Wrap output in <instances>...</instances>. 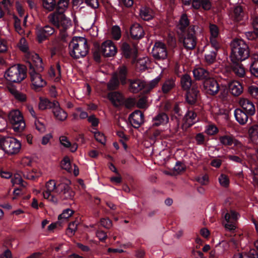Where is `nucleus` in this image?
I'll list each match as a JSON object with an SVG mask.
<instances>
[{
	"label": "nucleus",
	"instance_id": "nucleus-1",
	"mask_svg": "<svg viewBox=\"0 0 258 258\" xmlns=\"http://www.w3.org/2000/svg\"><path fill=\"white\" fill-rule=\"evenodd\" d=\"M70 182L69 180L64 179L56 184L55 180H49L45 184V190L43 192L44 198L54 204L57 203V198L51 194L54 192L62 200L72 199L75 193L69 186Z\"/></svg>",
	"mask_w": 258,
	"mask_h": 258
},
{
	"label": "nucleus",
	"instance_id": "nucleus-2",
	"mask_svg": "<svg viewBox=\"0 0 258 258\" xmlns=\"http://www.w3.org/2000/svg\"><path fill=\"white\" fill-rule=\"evenodd\" d=\"M70 55L78 59L85 56L89 50L87 41L83 37H74L69 45Z\"/></svg>",
	"mask_w": 258,
	"mask_h": 258
},
{
	"label": "nucleus",
	"instance_id": "nucleus-3",
	"mask_svg": "<svg viewBox=\"0 0 258 258\" xmlns=\"http://www.w3.org/2000/svg\"><path fill=\"white\" fill-rule=\"evenodd\" d=\"M232 61H243L249 56L248 45L242 39H235L231 42Z\"/></svg>",
	"mask_w": 258,
	"mask_h": 258
},
{
	"label": "nucleus",
	"instance_id": "nucleus-4",
	"mask_svg": "<svg viewBox=\"0 0 258 258\" xmlns=\"http://www.w3.org/2000/svg\"><path fill=\"white\" fill-rule=\"evenodd\" d=\"M21 147V142L15 138L9 137L0 139V148L9 156L18 154Z\"/></svg>",
	"mask_w": 258,
	"mask_h": 258
},
{
	"label": "nucleus",
	"instance_id": "nucleus-5",
	"mask_svg": "<svg viewBox=\"0 0 258 258\" xmlns=\"http://www.w3.org/2000/svg\"><path fill=\"white\" fill-rule=\"evenodd\" d=\"M26 76L25 69L19 64L10 67L5 73L6 80L12 83H20L26 78Z\"/></svg>",
	"mask_w": 258,
	"mask_h": 258
},
{
	"label": "nucleus",
	"instance_id": "nucleus-6",
	"mask_svg": "<svg viewBox=\"0 0 258 258\" xmlns=\"http://www.w3.org/2000/svg\"><path fill=\"white\" fill-rule=\"evenodd\" d=\"M48 21L58 28L67 30L72 26L71 19L63 13L54 12L48 16Z\"/></svg>",
	"mask_w": 258,
	"mask_h": 258
},
{
	"label": "nucleus",
	"instance_id": "nucleus-7",
	"mask_svg": "<svg viewBox=\"0 0 258 258\" xmlns=\"http://www.w3.org/2000/svg\"><path fill=\"white\" fill-rule=\"evenodd\" d=\"M8 119L15 132L21 133L24 131L26 124L23 116L19 110L11 111L8 115Z\"/></svg>",
	"mask_w": 258,
	"mask_h": 258
},
{
	"label": "nucleus",
	"instance_id": "nucleus-8",
	"mask_svg": "<svg viewBox=\"0 0 258 258\" xmlns=\"http://www.w3.org/2000/svg\"><path fill=\"white\" fill-rule=\"evenodd\" d=\"M126 68L125 66H122L118 68L117 72L115 73L112 79L108 82L107 86L109 89L113 90L116 89L119 85V80L121 84L126 83Z\"/></svg>",
	"mask_w": 258,
	"mask_h": 258
},
{
	"label": "nucleus",
	"instance_id": "nucleus-9",
	"mask_svg": "<svg viewBox=\"0 0 258 258\" xmlns=\"http://www.w3.org/2000/svg\"><path fill=\"white\" fill-rule=\"evenodd\" d=\"M199 28L198 26H190L185 34L183 38V44L187 49H192L196 46L197 38L195 36V32Z\"/></svg>",
	"mask_w": 258,
	"mask_h": 258
},
{
	"label": "nucleus",
	"instance_id": "nucleus-10",
	"mask_svg": "<svg viewBox=\"0 0 258 258\" xmlns=\"http://www.w3.org/2000/svg\"><path fill=\"white\" fill-rule=\"evenodd\" d=\"M239 217V215L233 210H230L224 215V221L223 225L225 228L229 231H234L236 228V222Z\"/></svg>",
	"mask_w": 258,
	"mask_h": 258
},
{
	"label": "nucleus",
	"instance_id": "nucleus-11",
	"mask_svg": "<svg viewBox=\"0 0 258 258\" xmlns=\"http://www.w3.org/2000/svg\"><path fill=\"white\" fill-rule=\"evenodd\" d=\"M40 72H37L32 69L29 71L30 76V80L31 83V88L33 90L38 91L46 85V81L42 78L40 74Z\"/></svg>",
	"mask_w": 258,
	"mask_h": 258
},
{
	"label": "nucleus",
	"instance_id": "nucleus-12",
	"mask_svg": "<svg viewBox=\"0 0 258 258\" xmlns=\"http://www.w3.org/2000/svg\"><path fill=\"white\" fill-rule=\"evenodd\" d=\"M152 53L156 59H165L167 57V48L164 43L159 41L155 43Z\"/></svg>",
	"mask_w": 258,
	"mask_h": 258
},
{
	"label": "nucleus",
	"instance_id": "nucleus-13",
	"mask_svg": "<svg viewBox=\"0 0 258 258\" xmlns=\"http://www.w3.org/2000/svg\"><path fill=\"white\" fill-rule=\"evenodd\" d=\"M101 51L105 57H109L114 56L117 49L111 40H107L102 43Z\"/></svg>",
	"mask_w": 258,
	"mask_h": 258
},
{
	"label": "nucleus",
	"instance_id": "nucleus-14",
	"mask_svg": "<svg viewBox=\"0 0 258 258\" xmlns=\"http://www.w3.org/2000/svg\"><path fill=\"white\" fill-rule=\"evenodd\" d=\"M203 90L208 94L214 95L219 91V85L215 79L209 77L204 81Z\"/></svg>",
	"mask_w": 258,
	"mask_h": 258
},
{
	"label": "nucleus",
	"instance_id": "nucleus-15",
	"mask_svg": "<svg viewBox=\"0 0 258 258\" xmlns=\"http://www.w3.org/2000/svg\"><path fill=\"white\" fill-rule=\"evenodd\" d=\"M54 32V29L49 25L44 27L37 26L36 27V34L38 41L41 43L45 40L48 36Z\"/></svg>",
	"mask_w": 258,
	"mask_h": 258
},
{
	"label": "nucleus",
	"instance_id": "nucleus-16",
	"mask_svg": "<svg viewBox=\"0 0 258 258\" xmlns=\"http://www.w3.org/2000/svg\"><path fill=\"white\" fill-rule=\"evenodd\" d=\"M129 120L135 128H138L144 122V114L140 110H136L129 117Z\"/></svg>",
	"mask_w": 258,
	"mask_h": 258
},
{
	"label": "nucleus",
	"instance_id": "nucleus-17",
	"mask_svg": "<svg viewBox=\"0 0 258 258\" xmlns=\"http://www.w3.org/2000/svg\"><path fill=\"white\" fill-rule=\"evenodd\" d=\"M54 107L52 108V112L57 120L63 121L68 117V113L60 107L59 103L57 101H54Z\"/></svg>",
	"mask_w": 258,
	"mask_h": 258
},
{
	"label": "nucleus",
	"instance_id": "nucleus-18",
	"mask_svg": "<svg viewBox=\"0 0 258 258\" xmlns=\"http://www.w3.org/2000/svg\"><path fill=\"white\" fill-rule=\"evenodd\" d=\"M239 105L242 109L250 115L255 113V109L253 103L246 98H240L239 100Z\"/></svg>",
	"mask_w": 258,
	"mask_h": 258
},
{
	"label": "nucleus",
	"instance_id": "nucleus-19",
	"mask_svg": "<svg viewBox=\"0 0 258 258\" xmlns=\"http://www.w3.org/2000/svg\"><path fill=\"white\" fill-rule=\"evenodd\" d=\"M31 62L30 63V71L32 68L36 70V71L41 72L43 70V66L42 63V60L39 56L36 54L34 53L31 56Z\"/></svg>",
	"mask_w": 258,
	"mask_h": 258
},
{
	"label": "nucleus",
	"instance_id": "nucleus-20",
	"mask_svg": "<svg viewBox=\"0 0 258 258\" xmlns=\"http://www.w3.org/2000/svg\"><path fill=\"white\" fill-rule=\"evenodd\" d=\"M108 98L115 106H119L124 103V97L118 92H112L108 93Z\"/></svg>",
	"mask_w": 258,
	"mask_h": 258
},
{
	"label": "nucleus",
	"instance_id": "nucleus-21",
	"mask_svg": "<svg viewBox=\"0 0 258 258\" xmlns=\"http://www.w3.org/2000/svg\"><path fill=\"white\" fill-rule=\"evenodd\" d=\"M131 35L135 39H140L144 35V30L139 24H135L131 28Z\"/></svg>",
	"mask_w": 258,
	"mask_h": 258
},
{
	"label": "nucleus",
	"instance_id": "nucleus-22",
	"mask_svg": "<svg viewBox=\"0 0 258 258\" xmlns=\"http://www.w3.org/2000/svg\"><path fill=\"white\" fill-rule=\"evenodd\" d=\"M199 91L196 86L193 85L191 90L186 94V101L190 104L195 103L197 99Z\"/></svg>",
	"mask_w": 258,
	"mask_h": 258
},
{
	"label": "nucleus",
	"instance_id": "nucleus-23",
	"mask_svg": "<svg viewBox=\"0 0 258 258\" xmlns=\"http://www.w3.org/2000/svg\"><path fill=\"white\" fill-rule=\"evenodd\" d=\"M229 90L234 96L240 95L243 92V87L241 84L237 81H233L230 83Z\"/></svg>",
	"mask_w": 258,
	"mask_h": 258
},
{
	"label": "nucleus",
	"instance_id": "nucleus-24",
	"mask_svg": "<svg viewBox=\"0 0 258 258\" xmlns=\"http://www.w3.org/2000/svg\"><path fill=\"white\" fill-rule=\"evenodd\" d=\"M220 143L225 146H231L233 144L236 146H240V143L237 140L234 139L230 136H223L219 138Z\"/></svg>",
	"mask_w": 258,
	"mask_h": 258
},
{
	"label": "nucleus",
	"instance_id": "nucleus-25",
	"mask_svg": "<svg viewBox=\"0 0 258 258\" xmlns=\"http://www.w3.org/2000/svg\"><path fill=\"white\" fill-rule=\"evenodd\" d=\"M59 142L60 144L64 148H69L72 152H75L78 149V145L76 143L72 144L68 139L65 136H61L59 137Z\"/></svg>",
	"mask_w": 258,
	"mask_h": 258
},
{
	"label": "nucleus",
	"instance_id": "nucleus-26",
	"mask_svg": "<svg viewBox=\"0 0 258 258\" xmlns=\"http://www.w3.org/2000/svg\"><path fill=\"white\" fill-rule=\"evenodd\" d=\"M247 114L241 109H236L234 111L235 119L240 124H244L246 123L248 120Z\"/></svg>",
	"mask_w": 258,
	"mask_h": 258
},
{
	"label": "nucleus",
	"instance_id": "nucleus-27",
	"mask_svg": "<svg viewBox=\"0 0 258 258\" xmlns=\"http://www.w3.org/2000/svg\"><path fill=\"white\" fill-rule=\"evenodd\" d=\"M193 75L194 77L197 80H205L208 79L209 73L205 69L199 68L193 70Z\"/></svg>",
	"mask_w": 258,
	"mask_h": 258
},
{
	"label": "nucleus",
	"instance_id": "nucleus-28",
	"mask_svg": "<svg viewBox=\"0 0 258 258\" xmlns=\"http://www.w3.org/2000/svg\"><path fill=\"white\" fill-rule=\"evenodd\" d=\"M146 85V84L145 82L140 80L131 81L130 82V89L131 91L134 93H137L141 90Z\"/></svg>",
	"mask_w": 258,
	"mask_h": 258
},
{
	"label": "nucleus",
	"instance_id": "nucleus-29",
	"mask_svg": "<svg viewBox=\"0 0 258 258\" xmlns=\"http://www.w3.org/2000/svg\"><path fill=\"white\" fill-rule=\"evenodd\" d=\"M192 7L198 9L202 7L204 10H208L211 7L210 0H192Z\"/></svg>",
	"mask_w": 258,
	"mask_h": 258
},
{
	"label": "nucleus",
	"instance_id": "nucleus-30",
	"mask_svg": "<svg viewBox=\"0 0 258 258\" xmlns=\"http://www.w3.org/2000/svg\"><path fill=\"white\" fill-rule=\"evenodd\" d=\"M231 66L232 71L238 77H243L245 76V71L243 65L237 62L236 61H232Z\"/></svg>",
	"mask_w": 258,
	"mask_h": 258
},
{
	"label": "nucleus",
	"instance_id": "nucleus-31",
	"mask_svg": "<svg viewBox=\"0 0 258 258\" xmlns=\"http://www.w3.org/2000/svg\"><path fill=\"white\" fill-rule=\"evenodd\" d=\"M196 114L193 111H188L183 118L185 125L190 126L196 122Z\"/></svg>",
	"mask_w": 258,
	"mask_h": 258
},
{
	"label": "nucleus",
	"instance_id": "nucleus-32",
	"mask_svg": "<svg viewBox=\"0 0 258 258\" xmlns=\"http://www.w3.org/2000/svg\"><path fill=\"white\" fill-rule=\"evenodd\" d=\"M168 121V117L164 113H160L153 118V125L158 126L165 124Z\"/></svg>",
	"mask_w": 258,
	"mask_h": 258
},
{
	"label": "nucleus",
	"instance_id": "nucleus-33",
	"mask_svg": "<svg viewBox=\"0 0 258 258\" xmlns=\"http://www.w3.org/2000/svg\"><path fill=\"white\" fill-rule=\"evenodd\" d=\"M121 49L124 56L126 58L132 56H135L137 53V50L135 47L131 48L129 45L126 43H123L122 44Z\"/></svg>",
	"mask_w": 258,
	"mask_h": 258
},
{
	"label": "nucleus",
	"instance_id": "nucleus-34",
	"mask_svg": "<svg viewBox=\"0 0 258 258\" xmlns=\"http://www.w3.org/2000/svg\"><path fill=\"white\" fill-rule=\"evenodd\" d=\"M248 136L250 140L254 143H258V125L251 126L248 131Z\"/></svg>",
	"mask_w": 258,
	"mask_h": 258
},
{
	"label": "nucleus",
	"instance_id": "nucleus-35",
	"mask_svg": "<svg viewBox=\"0 0 258 258\" xmlns=\"http://www.w3.org/2000/svg\"><path fill=\"white\" fill-rule=\"evenodd\" d=\"M180 83L182 88L184 90H188L190 87H192L191 78L187 74L183 75L180 79Z\"/></svg>",
	"mask_w": 258,
	"mask_h": 258
},
{
	"label": "nucleus",
	"instance_id": "nucleus-36",
	"mask_svg": "<svg viewBox=\"0 0 258 258\" xmlns=\"http://www.w3.org/2000/svg\"><path fill=\"white\" fill-rule=\"evenodd\" d=\"M140 16L142 19L149 21L153 18V13L149 8L143 7L140 9Z\"/></svg>",
	"mask_w": 258,
	"mask_h": 258
},
{
	"label": "nucleus",
	"instance_id": "nucleus-37",
	"mask_svg": "<svg viewBox=\"0 0 258 258\" xmlns=\"http://www.w3.org/2000/svg\"><path fill=\"white\" fill-rule=\"evenodd\" d=\"M54 101L50 102L46 98H40V102L39 103V108L41 110H45L48 108H52L54 107Z\"/></svg>",
	"mask_w": 258,
	"mask_h": 258
},
{
	"label": "nucleus",
	"instance_id": "nucleus-38",
	"mask_svg": "<svg viewBox=\"0 0 258 258\" xmlns=\"http://www.w3.org/2000/svg\"><path fill=\"white\" fill-rule=\"evenodd\" d=\"M150 63V61L148 57H143L138 60L136 65L139 70L144 71L149 67Z\"/></svg>",
	"mask_w": 258,
	"mask_h": 258
},
{
	"label": "nucleus",
	"instance_id": "nucleus-39",
	"mask_svg": "<svg viewBox=\"0 0 258 258\" xmlns=\"http://www.w3.org/2000/svg\"><path fill=\"white\" fill-rule=\"evenodd\" d=\"M49 75L51 78H55L56 81H58L61 75V68L59 64H57L56 69L51 68L49 71Z\"/></svg>",
	"mask_w": 258,
	"mask_h": 258
},
{
	"label": "nucleus",
	"instance_id": "nucleus-40",
	"mask_svg": "<svg viewBox=\"0 0 258 258\" xmlns=\"http://www.w3.org/2000/svg\"><path fill=\"white\" fill-rule=\"evenodd\" d=\"M43 8L48 12L53 11L56 7L55 0H42Z\"/></svg>",
	"mask_w": 258,
	"mask_h": 258
},
{
	"label": "nucleus",
	"instance_id": "nucleus-41",
	"mask_svg": "<svg viewBox=\"0 0 258 258\" xmlns=\"http://www.w3.org/2000/svg\"><path fill=\"white\" fill-rule=\"evenodd\" d=\"M10 91L14 98L19 101L25 102L27 100L26 95L14 89H10Z\"/></svg>",
	"mask_w": 258,
	"mask_h": 258
},
{
	"label": "nucleus",
	"instance_id": "nucleus-42",
	"mask_svg": "<svg viewBox=\"0 0 258 258\" xmlns=\"http://www.w3.org/2000/svg\"><path fill=\"white\" fill-rule=\"evenodd\" d=\"M250 71L253 76L258 77V56L255 55L253 58V60L250 68Z\"/></svg>",
	"mask_w": 258,
	"mask_h": 258
},
{
	"label": "nucleus",
	"instance_id": "nucleus-43",
	"mask_svg": "<svg viewBox=\"0 0 258 258\" xmlns=\"http://www.w3.org/2000/svg\"><path fill=\"white\" fill-rule=\"evenodd\" d=\"M175 86V81L171 79L165 82L162 86V91L164 93H167Z\"/></svg>",
	"mask_w": 258,
	"mask_h": 258
},
{
	"label": "nucleus",
	"instance_id": "nucleus-44",
	"mask_svg": "<svg viewBox=\"0 0 258 258\" xmlns=\"http://www.w3.org/2000/svg\"><path fill=\"white\" fill-rule=\"evenodd\" d=\"M61 167L69 172L72 171L71 164L69 157L65 156L61 162Z\"/></svg>",
	"mask_w": 258,
	"mask_h": 258
},
{
	"label": "nucleus",
	"instance_id": "nucleus-45",
	"mask_svg": "<svg viewBox=\"0 0 258 258\" xmlns=\"http://www.w3.org/2000/svg\"><path fill=\"white\" fill-rule=\"evenodd\" d=\"M14 26L16 31L20 35H25V30L21 26V20L16 16L14 17Z\"/></svg>",
	"mask_w": 258,
	"mask_h": 258
},
{
	"label": "nucleus",
	"instance_id": "nucleus-46",
	"mask_svg": "<svg viewBox=\"0 0 258 258\" xmlns=\"http://www.w3.org/2000/svg\"><path fill=\"white\" fill-rule=\"evenodd\" d=\"M69 3V0H60L57 5V8L59 11L58 13H63L67 9Z\"/></svg>",
	"mask_w": 258,
	"mask_h": 258
},
{
	"label": "nucleus",
	"instance_id": "nucleus-47",
	"mask_svg": "<svg viewBox=\"0 0 258 258\" xmlns=\"http://www.w3.org/2000/svg\"><path fill=\"white\" fill-rule=\"evenodd\" d=\"M210 38H218L219 34V28L215 24H210L209 25Z\"/></svg>",
	"mask_w": 258,
	"mask_h": 258
},
{
	"label": "nucleus",
	"instance_id": "nucleus-48",
	"mask_svg": "<svg viewBox=\"0 0 258 258\" xmlns=\"http://www.w3.org/2000/svg\"><path fill=\"white\" fill-rule=\"evenodd\" d=\"M243 15V12L241 6H236L233 11V16L236 21L240 20Z\"/></svg>",
	"mask_w": 258,
	"mask_h": 258
},
{
	"label": "nucleus",
	"instance_id": "nucleus-49",
	"mask_svg": "<svg viewBox=\"0 0 258 258\" xmlns=\"http://www.w3.org/2000/svg\"><path fill=\"white\" fill-rule=\"evenodd\" d=\"M217 53L215 51H211L205 55L206 61L208 63H213L216 57Z\"/></svg>",
	"mask_w": 258,
	"mask_h": 258
},
{
	"label": "nucleus",
	"instance_id": "nucleus-50",
	"mask_svg": "<svg viewBox=\"0 0 258 258\" xmlns=\"http://www.w3.org/2000/svg\"><path fill=\"white\" fill-rule=\"evenodd\" d=\"M111 34L113 39L118 40L121 36V30L119 26L115 25L112 27Z\"/></svg>",
	"mask_w": 258,
	"mask_h": 258
},
{
	"label": "nucleus",
	"instance_id": "nucleus-51",
	"mask_svg": "<svg viewBox=\"0 0 258 258\" xmlns=\"http://www.w3.org/2000/svg\"><path fill=\"white\" fill-rule=\"evenodd\" d=\"M189 24V21L186 15L181 16L179 22V28L181 30H183Z\"/></svg>",
	"mask_w": 258,
	"mask_h": 258
},
{
	"label": "nucleus",
	"instance_id": "nucleus-52",
	"mask_svg": "<svg viewBox=\"0 0 258 258\" xmlns=\"http://www.w3.org/2000/svg\"><path fill=\"white\" fill-rule=\"evenodd\" d=\"M92 132L94 134V138L96 141L102 144H104L105 143L106 139L103 134L97 131V130Z\"/></svg>",
	"mask_w": 258,
	"mask_h": 258
},
{
	"label": "nucleus",
	"instance_id": "nucleus-53",
	"mask_svg": "<svg viewBox=\"0 0 258 258\" xmlns=\"http://www.w3.org/2000/svg\"><path fill=\"white\" fill-rule=\"evenodd\" d=\"M23 176L28 179L33 180L38 178L40 176V174L39 172L31 171L24 173Z\"/></svg>",
	"mask_w": 258,
	"mask_h": 258
},
{
	"label": "nucleus",
	"instance_id": "nucleus-54",
	"mask_svg": "<svg viewBox=\"0 0 258 258\" xmlns=\"http://www.w3.org/2000/svg\"><path fill=\"white\" fill-rule=\"evenodd\" d=\"M11 181L13 184H20L21 186H25L21 175L18 173H17L14 175V176L12 178Z\"/></svg>",
	"mask_w": 258,
	"mask_h": 258
},
{
	"label": "nucleus",
	"instance_id": "nucleus-55",
	"mask_svg": "<svg viewBox=\"0 0 258 258\" xmlns=\"http://www.w3.org/2000/svg\"><path fill=\"white\" fill-rule=\"evenodd\" d=\"M218 128L215 125L210 124L206 126L205 132L209 135H213L218 132Z\"/></svg>",
	"mask_w": 258,
	"mask_h": 258
},
{
	"label": "nucleus",
	"instance_id": "nucleus-56",
	"mask_svg": "<svg viewBox=\"0 0 258 258\" xmlns=\"http://www.w3.org/2000/svg\"><path fill=\"white\" fill-rule=\"evenodd\" d=\"M74 213V211L70 209H67L63 211L62 213L59 215L58 220H60L62 219H67L70 217Z\"/></svg>",
	"mask_w": 258,
	"mask_h": 258
},
{
	"label": "nucleus",
	"instance_id": "nucleus-57",
	"mask_svg": "<svg viewBox=\"0 0 258 258\" xmlns=\"http://www.w3.org/2000/svg\"><path fill=\"white\" fill-rule=\"evenodd\" d=\"M77 225L76 221L73 222L69 224L67 231V233L69 236H71L74 235L77 229Z\"/></svg>",
	"mask_w": 258,
	"mask_h": 258
},
{
	"label": "nucleus",
	"instance_id": "nucleus-58",
	"mask_svg": "<svg viewBox=\"0 0 258 258\" xmlns=\"http://www.w3.org/2000/svg\"><path fill=\"white\" fill-rule=\"evenodd\" d=\"M249 94L253 98H258V87L255 85H250L248 87Z\"/></svg>",
	"mask_w": 258,
	"mask_h": 258
},
{
	"label": "nucleus",
	"instance_id": "nucleus-59",
	"mask_svg": "<svg viewBox=\"0 0 258 258\" xmlns=\"http://www.w3.org/2000/svg\"><path fill=\"white\" fill-rule=\"evenodd\" d=\"M219 181L220 185L223 187H227L229 183V180L228 177L224 174L220 175L219 177Z\"/></svg>",
	"mask_w": 258,
	"mask_h": 258
},
{
	"label": "nucleus",
	"instance_id": "nucleus-60",
	"mask_svg": "<svg viewBox=\"0 0 258 258\" xmlns=\"http://www.w3.org/2000/svg\"><path fill=\"white\" fill-rule=\"evenodd\" d=\"M218 38H210V44L215 49V51H217L220 47V45L218 41Z\"/></svg>",
	"mask_w": 258,
	"mask_h": 258
},
{
	"label": "nucleus",
	"instance_id": "nucleus-61",
	"mask_svg": "<svg viewBox=\"0 0 258 258\" xmlns=\"http://www.w3.org/2000/svg\"><path fill=\"white\" fill-rule=\"evenodd\" d=\"M137 105L139 108H147L148 105L146 97H143L140 98L137 103Z\"/></svg>",
	"mask_w": 258,
	"mask_h": 258
},
{
	"label": "nucleus",
	"instance_id": "nucleus-62",
	"mask_svg": "<svg viewBox=\"0 0 258 258\" xmlns=\"http://www.w3.org/2000/svg\"><path fill=\"white\" fill-rule=\"evenodd\" d=\"M243 258H258V253L254 249H251L243 255Z\"/></svg>",
	"mask_w": 258,
	"mask_h": 258
},
{
	"label": "nucleus",
	"instance_id": "nucleus-63",
	"mask_svg": "<svg viewBox=\"0 0 258 258\" xmlns=\"http://www.w3.org/2000/svg\"><path fill=\"white\" fill-rule=\"evenodd\" d=\"M16 10H17L18 14L19 15L20 17H23V16L25 15H24L25 10L23 9V7L22 4L20 2H16Z\"/></svg>",
	"mask_w": 258,
	"mask_h": 258
},
{
	"label": "nucleus",
	"instance_id": "nucleus-64",
	"mask_svg": "<svg viewBox=\"0 0 258 258\" xmlns=\"http://www.w3.org/2000/svg\"><path fill=\"white\" fill-rule=\"evenodd\" d=\"M253 182L255 185L258 186V167L255 168L252 171Z\"/></svg>",
	"mask_w": 258,
	"mask_h": 258
}]
</instances>
